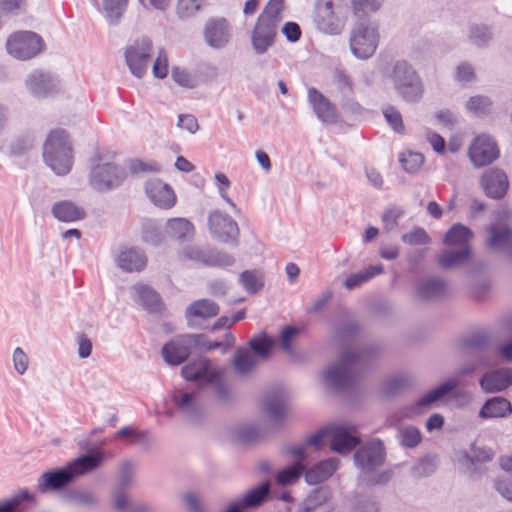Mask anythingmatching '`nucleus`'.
I'll return each mask as SVG.
<instances>
[{
  "label": "nucleus",
  "mask_w": 512,
  "mask_h": 512,
  "mask_svg": "<svg viewBox=\"0 0 512 512\" xmlns=\"http://www.w3.org/2000/svg\"><path fill=\"white\" fill-rule=\"evenodd\" d=\"M385 461V447L381 440L368 441L354 453L355 465L360 469L359 480L368 485H384L393 476L391 470L379 471Z\"/></svg>",
  "instance_id": "3"
},
{
  "label": "nucleus",
  "mask_w": 512,
  "mask_h": 512,
  "mask_svg": "<svg viewBox=\"0 0 512 512\" xmlns=\"http://www.w3.org/2000/svg\"><path fill=\"white\" fill-rule=\"evenodd\" d=\"M383 272V266L379 265H371L367 269L363 271H359L357 273L350 274L344 281L345 288L351 290L356 287L361 286L371 278L376 275H379Z\"/></svg>",
  "instance_id": "44"
},
{
  "label": "nucleus",
  "mask_w": 512,
  "mask_h": 512,
  "mask_svg": "<svg viewBox=\"0 0 512 512\" xmlns=\"http://www.w3.org/2000/svg\"><path fill=\"white\" fill-rule=\"evenodd\" d=\"M313 21L318 31L339 35L345 25L341 0H315Z\"/></svg>",
  "instance_id": "9"
},
{
  "label": "nucleus",
  "mask_w": 512,
  "mask_h": 512,
  "mask_svg": "<svg viewBox=\"0 0 512 512\" xmlns=\"http://www.w3.org/2000/svg\"><path fill=\"white\" fill-rule=\"evenodd\" d=\"M338 466L339 460L337 458H328L326 460L320 461L310 468L305 467V481L310 485H316L324 482L333 475Z\"/></svg>",
  "instance_id": "31"
},
{
  "label": "nucleus",
  "mask_w": 512,
  "mask_h": 512,
  "mask_svg": "<svg viewBox=\"0 0 512 512\" xmlns=\"http://www.w3.org/2000/svg\"><path fill=\"white\" fill-rule=\"evenodd\" d=\"M51 213L61 222H75L86 217L85 210L69 200L55 202L51 208Z\"/></svg>",
  "instance_id": "35"
},
{
  "label": "nucleus",
  "mask_w": 512,
  "mask_h": 512,
  "mask_svg": "<svg viewBox=\"0 0 512 512\" xmlns=\"http://www.w3.org/2000/svg\"><path fill=\"white\" fill-rule=\"evenodd\" d=\"M135 301L149 313H160L164 309L161 296L157 291L146 284H135Z\"/></svg>",
  "instance_id": "29"
},
{
  "label": "nucleus",
  "mask_w": 512,
  "mask_h": 512,
  "mask_svg": "<svg viewBox=\"0 0 512 512\" xmlns=\"http://www.w3.org/2000/svg\"><path fill=\"white\" fill-rule=\"evenodd\" d=\"M401 239L404 243L410 245H424L430 241L427 232L421 227H416L411 232L403 234Z\"/></svg>",
  "instance_id": "62"
},
{
  "label": "nucleus",
  "mask_w": 512,
  "mask_h": 512,
  "mask_svg": "<svg viewBox=\"0 0 512 512\" xmlns=\"http://www.w3.org/2000/svg\"><path fill=\"white\" fill-rule=\"evenodd\" d=\"M153 75L156 78L164 79L168 74V56L164 48H160L158 56L152 67Z\"/></svg>",
  "instance_id": "64"
},
{
  "label": "nucleus",
  "mask_w": 512,
  "mask_h": 512,
  "mask_svg": "<svg viewBox=\"0 0 512 512\" xmlns=\"http://www.w3.org/2000/svg\"><path fill=\"white\" fill-rule=\"evenodd\" d=\"M219 313V306L212 300L199 299L192 302L185 311L187 325L190 328L198 326L197 319L214 317Z\"/></svg>",
  "instance_id": "27"
},
{
  "label": "nucleus",
  "mask_w": 512,
  "mask_h": 512,
  "mask_svg": "<svg viewBox=\"0 0 512 512\" xmlns=\"http://www.w3.org/2000/svg\"><path fill=\"white\" fill-rule=\"evenodd\" d=\"M203 0H178L176 15L181 20L192 18L200 11Z\"/></svg>",
  "instance_id": "54"
},
{
  "label": "nucleus",
  "mask_w": 512,
  "mask_h": 512,
  "mask_svg": "<svg viewBox=\"0 0 512 512\" xmlns=\"http://www.w3.org/2000/svg\"><path fill=\"white\" fill-rule=\"evenodd\" d=\"M482 186L489 198L502 199L509 188L508 177L502 169L491 168L483 174Z\"/></svg>",
  "instance_id": "24"
},
{
  "label": "nucleus",
  "mask_w": 512,
  "mask_h": 512,
  "mask_svg": "<svg viewBox=\"0 0 512 512\" xmlns=\"http://www.w3.org/2000/svg\"><path fill=\"white\" fill-rule=\"evenodd\" d=\"M301 330L293 325H285L277 339L268 335L266 332H261L249 339L247 345L250 352H272L276 347H279L282 352H294L293 345L300 336ZM235 352H249L247 347L239 346Z\"/></svg>",
  "instance_id": "8"
},
{
  "label": "nucleus",
  "mask_w": 512,
  "mask_h": 512,
  "mask_svg": "<svg viewBox=\"0 0 512 512\" xmlns=\"http://www.w3.org/2000/svg\"><path fill=\"white\" fill-rule=\"evenodd\" d=\"M512 412L511 403L504 397H493L482 406L479 415L482 418L505 417Z\"/></svg>",
  "instance_id": "41"
},
{
  "label": "nucleus",
  "mask_w": 512,
  "mask_h": 512,
  "mask_svg": "<svg viewBox=\"0 0 512 512\" xmlns=\"http://www.w3.org/2000/svg\"><path fill=\"white\" fill-rule=\"evenodd\" d=\"M271 484L265 481L258 486L248 490L239 499L238 502L244 509H252L262 505L270 496Z\"/></svg>",
  "instance_id": "38"
},
{
  "label": "nucleus",
  "mask_w": 512,
  "mask_h": 512,
  "mask_svg": "<svg viewBox=\"0 0 512 512\" xmlns=\"http://www.w3.org/2000/svg\"><path fill=\"white\" fill-rule=\"evenodd\" d=\"M237 439L242 443H251L259 439L260 431L252 424H245L237 427L235 431Z\"/></svg>",
  "instance_id": "61"
},
{
  "label": "nucleus",
  "mask_w": 512,
  "mask_h": 512,
  "mask_svg": "<svg viewBox=\"0 0 512 512\" xmlns=\"http://www.w3.org/2000/svg\"><path fill=\"white\" fill-rule=\"evenodd\" d=\"M491 105L492 101L489 97L483 95H476L472 96L468 100L466 108L467 110L473 113L480 114L485 113Z\"/></svg>",
  "instance_id": "63"
},
{
  "label": "nucleus",
  "mask_w": 512,
  "mask_h": 512,
  "mask_svg": "<svg viewBox=\"0 0 512 512\" xmlns=\"http://www.w3.org/2000/svg\"><path fill=\"white\" fill-rule=\"evenodd\" d=\"M25 84L28 90L37 97H46L58 92L61 88L60 80L50 72L34 70L31 72Z\"/></svg>",
  "instance_id": "20"
},
{
  "label": "nucleus",
  "mask_w": 512,
  "mask_h": 512,
  "mask_svg": "<svg viewBox=\"0 0 512 512\" xmlns=\"http://www.w3.org/2000/svg\"><path fill=\"white\" fill-rule=\"evenodd\" d=\"M424 160V156L417 152L402 154L400 157V163L408 173H415L424 164Z\"/></svg>",
  "instance_id": "59"
},
{
  "label": "nucleus",
  "mask_w": 512,
  "mask_h": 512,
  "mask_svg": "<svg viewBox=\"0 0 512 512\" xmlns=\"http://www.w3.org/2000/svg\"><path fill=\"white\" fill-rule=\"evenodd\" d=\"M383 115L390 127L398 134H403L405 126L403 123L402 115L394 106H387L383 109Z\"/></svg>",
  "instance_id": "58"
},
{
  "label": "nucleus",
  "mask_w": 512,
  "mask_h": 512,
  "mask_svg": "<svg viewBox=\"0 0 512 512\" xmlns=\"http://www.w3.org/2000/svg\"><path fill=\"white\" fill-rule=\"evenodd\" d=\"M333 498V492L328 486H320L313 489L298 505L296 512H316L321 507L329 504Z\"/></svg>",
  "instance_id": "30"
},
{
  "label": "nucleus",
  "mask_w": 512,
  "mask_h": 512,
  "mask_svg": "<svg viewBox=\"0 0 512 512\" xmlns=\"http://www.w3.org/2000/svg\"><path fill=\"white\" fill-rule=\"evenodd\" d=\"M142 239L145 243L152 246H158L163 241V235L158 226L151 222L143 224Z\"/></svg>",
  "instance_id": "57"
},
{
  "label": "nucleus",
  "mask_w": 512,
  "mask_h": 512,
  "mask_svg": "<svg viewBox=\"0 0 512 512\" xmlns=\"http://www.w3.org/2000/svg\"><path fill=\"white\" fill-rule=\"evenodd\" d=\"M63 499L69 504L87 509H94L99 504V497L95 492L82 488H73L66 491L63 494Z\"/></svg>",
  "instance_id": "37"
},
{
  "label": "nucleus",
  "mask_w": 512,
  "mask_h": 512,
  "mask_svg": "<svg viewBox=\"0 0 512 512\" xmlns=\"http://www.w3.org/2000/svg\"><path fill=\"white\" fill-rule=\"evenodd\" d=\"M145 192L154 205L169 209L175 204V194L171 186L159 178L149 179L145 183Z\"/></svg>",
  "instance_id": "22"
},
{
  "label": "nucleus",
  "mask_w": 512,
  "mask_h": 512,
  "mask_svg": "<svg viewBox=\"0 0 512 512\" xmlns=\"http://www.w3.org/2000/svg\"><path fill=\"white\" fill-rule=\"evenodd\" d=\"M386 77L398 96L405 102L417 103L422 99L423 82L414 67L406 60H397Z\"/></svg>",
  "instance_id": "4"
},
{
  "label": "nucleus",
  "mask_w": 512,
  "mask_h": 512,
  "mask_svg": "<svg viewBox=\"0 0 512 512\" xmlns=\"http://www.w3.org/2000/svg\"><path fill=\"white\" fill-rule=\"evenodd\" d=\"M352 7L357 19L368 17L370 12L377 11L384 0H351Z\"/></svg>",
  "instance_id": "55"
},
{
  "label": "nucleus",
  "mask_w": 512,
  "mask_h": 512,
  "mask_svg": "<svg viewBox=\"0 0 512 512\" xmlns=\"http://www.w3.org/2000/svg\"><path fill=\"white\" fill-rule=\"evenodd\" d=\"M103 461L104 454L102 452L83 454L68 462L64 467L43 473L37 480V489L41 493L62 490L76 478L96 470Z\"/></svg>",
  "instance_id": "1"
},
{
  "label": "nucleus",
  "mask_w": 512,
  "mask_h": 512,
  "mask_svg": "<svg viewBox=\"0 0 512 512\" xmlns=\"http://www.w3.org/2000/svg\"><path fill=\"white\" fill-rule=\"evenodd\" d=\"M305 465L296 461L292 465H289L276 474V482L280 486H288L296 483L300 476L304 474Z\"/></svg>",
  "instance_id": "49"
},
{
  "label": "nucleus",
  "mask_w": 512,
  "mask_h": 512,
  "mask_svg": "<svg viewBox=\"0 0 512 512\" xmlns=\"http://www.w3.org/2000/svg\"><path fill=\"white\" fill-rule=\"evenodd\" d=\"M328 432L331 438L330 448L338 454H348L360 443L355 427L330 425L328 426Z\"/></svg>",
  "instance_id": "19"
},
{
  "label": "nucleus",
  "mask_w": 512,
  "mask_h": 512,
  "mask_svg": "<svg viewBox=\"0 0 512 512\" xmlns=\"http://www.w3.org/2000/svg\"><path fill=\"white\" fill-rule=\"evenodd\" d=\"M117 262L124 271H141L146 265V257L140 250L130 248L119 254Z\"/></svg>",
  "instance_id": "40"
},
{
  "label": "nucleus",
  "mask_w": 512,
  "mask_h": 512,
  "mask_svg": "<svg viewBox=\"0 0 512 512\" xmlns=\"http://www.w3.org/2000/svg\"><path fill=\"white\" fill-rule=\"evenodd\" d=\"M135 463L132 460H125L119 464L118 468V487H128L134 478Z\"/></svg>",
  "instance_id": "56"
},
{
  "label": "nucleus",
  "mask_w": 512,
  "mask_h": 512,
  "mask_svg": "<svg viewBox=\"0 0 512 512\" xmlns=\"http://www.w3.org/2000/svg\"><path fill=\"white\" fill-rule=\"evenodd\" d=\"M512 385V368H503L485 373L480 386L486 393L500 392Z\"/></svg>",
  "instance_id": "28"
},
{
  "label": "nucleus",
  "mask_w": 512,
  "mask_h": 512,
  "mask_svg": "<svg viewBox=\"0 0 512 512\" xmlns=\"http://www.w3.org/2000/svg\"><path fill=\"white\" fill-rule=\"evenodd\" d=\"M153 44L150 38L136 39L125 50V61L135 77L142 78L147 71L151 59Z\"/></svg>",
  "instance_id": "15"
},
{
  "label": "nucleus",
  "mask_w": 512,
  "mask_h": 512,
  "mask_svg": "<svg viewBox=\"0 0 512 512\" xmlns=\"http://www.w3.org/2000/svg\"><path fill=\"white\" fill-rule=\"evenodd\" d=\"M459 384V378H449L436 388L428 391L426 394L420 397L415 403L411 404L410 406H407L405 415L407 417H414L428 411L436 402H438L452 390L457 388Z\"/></svg>",
  "instance_id": "17"
},
{
  "label": "nucleus",
  "mask_w": 512,
  "mask_h": 512,
  "mask_svg": "<svg viewBox=\"0 0 512 512\" xmlns=\"http://www.w3.org/2000/svg\"><path fill=\"white\" fill-rule=\"evenodd\" d=\"M436 463L430 458H424L417 462L410 471L411 476L423 478L432 475L436 471Z\"/></svg>",
  "instance_id": "60"
},
{
  "label": "nucleus",
  "mask_w": 512,
  "mask_h": 512,
  "mask_svg": "<svg viewBox=\"0 0 512 512\" xmlns=\"http://www.w3.org/2000/svg\"><path fill=\"white\" fill-rule=\"evenodd\" d=\"M24 501L35 502L36 497L27 489H21L10 498L0 500V512H21L20 506Z\"/></svg>",
  "instance_id": "46"
},
{
  "label": "nucleus",
  "mask_w": 512,
  "mask_h": 512,
  "mask_svg": "<svg viewBox=\"0 0 512 512\" xmlns=\"http://www.w3.org/2000/svg\"><path fill=\"white\" fill-rule=\"evenodd\" d=\"M361 332L362 327L356 321H345L337 326L336 335L345 346L342 352H354L350 347V342Z\"/></svg>",
  "instance_id": "43"
},
{
  "label": "nucleus",
  "mask_w": 512,
  "mask_h": 512,
  "mask_svg": "<svg viewBox=\"0 0 512 512\" xmlns=\"http://www.w3.org/2000/svg\"><path fill=\"white\" fill-rule=\"evenodd\" d=\"M397 439L404 448H415L422 441L420 430L414 425L401 426L397 431Z\"/></svg>",
  "instance_id": "50"
},
{
  "label": "nucleus",
  "mask_w": 512,
  "mask_h": 512,
  "mask_svg": "<svg viewBox=\"0 0 512 512\" xmlns=\"http://www.w3.org/2000/svg\"><path fill=\"white\" fill-rule=\"evenodd\" d=\"M489 366V354H471V356L460 365L458 375L468 376L474 372L482 371Z\"/></svg>",
  "instance_id": "47"
},
{
  "label": "nucleus",
  "mask_w": 512,
  "mask_h": 512,
  "mask_svg": "<svg viewBox=\"0 0 512 512\" xmlns=\"http://www.w3.org/2000/svg\"><path fill=\"white\" fill-rule=\"evenodd\" d=\"M270 354H234L232 364L240 376L252 374L260 365L267 362Z\"/></svg>",
  "instance_id": "33"
},
{
  "label": "nucleus",
  "mask_w": 512,
  "mask_h": 512,
  "mask_svg": "<svg viewBox=\"0 0 512 512\" xmlns=\"http://www.w3.org/2000/svg\"><path fill=\"white\" fill-rule=\"evenodd\" d=\"M278 22L259 16L252 33V45L256 53L262 54L273 44Z\"/></svg>",
  "instance_id": "21"
},
{
  "label": "nucleus",
  "mask_w": 512,
  "mask_h": 512,
  "mask_svg": "<svg viewBox=\"0 0 512 512\" xmlns=\"http://www.w3.org/2000/svg\"><path fill=\"white\" fill-rule=\"evenodd\" d=\"M193 230V224L187 219L175 218L167 221V233L170 237L179 241L187 240Z\"/></svg>",
  "instance_id": "45"
},
{
  "label": "nucleus",
  "mask_w": 512,
  "mask_h": 512,
  "mask_svg": "<svg viewBox=\"0 0 512 512\" xmlns=\"http://www.w3.org/2000/svg\"><path fill=\"white\" fill-rule=\"evenodd\" d=\"M446 282L441 277H432L420 281L417 285V294L421 300L433 301L445 295Z\"/></svg>",
  "instance_id": "36"
},
{
  "label": "nucleus",
  "mask_w": 512,
  "mask_h": 512,
  "mask_svg": "<svg viewBox=\"0 0 512 512\" xmlns=\"http://www.w3.org/2000/svg\"><path fill=\"white\" fill-rule=\"evenodd\" d=\"M366 354H338L321 372L326 388L342 392L353 386L357 377L367 370Z\"/></svg>",
  "instance_id": "2"
},
{
  "label": "nucleus",
  "mask_w": 512,
  "mask_h": 512,
  "mask_svg": "<svg viewBox=\"0 0 512 512\" xmlns=\"http://www.w3.org/2000/svg\"><path fill=\"white\" fill-rule=\"evenodd\" d=\"M212 396L215 403L221 407H231L236 403L237 396L228 383L224 381L223 370L215 376V379L209 382Z\"/></svg>",
  "instance_id": "32"
},
{
  "label": "nucleus",
  "mask_w": 512,
  "mask_h": 512,
  "mask_svg": "<svg viewBox=\"0 0 512 512\" xmlns=\"http://www.w3.org/2000/svg\"><path fill=\"white\" fill-rule=\"evenodd\" d=\"M204 37L207 44L213 48L224 47L230 39V28L224 18L209 19L204 28Z\"/></svg>",
  "instance_id": "26"
},
{
  "label": "nucleus",
  "mask_w": 512,
  "mask_h": 512,
  "mask_svg": "<svg viewBox=\"0 0 512 512\" xmlns=\"http://www.w3.org/2000/svg\"><path fill=\"white\" fill-rule=\"evenodd\" d=\"M127 4L128 0H103V9L111 25H117L120 22Z\"/></svg>",
  "instance_id": "52"
},
{
  "label": "nucleus",
  "mask_w": 512,
  "mask_h": 512,
  "mask_svg": "<svg viewBox=\"0 0 512 512\" xmlns=\"http://www.w3.org/2000/svg\"><path fill=\"white\" fill-rule=\"evenodd\" d=\"M176 411L191 424H199L204 417L205 409L201 393L197 389L174 388L170 393Z\"/></svg>",
  "instance_id": "10"
},
{
  "label": "nucleus",
  "mask_w": 512,
  "mask_h": 512,
  "mask_svg": "<svg viewBox=\"0 0 512 512\" xmlns=\"http://www.w3.org/2000/svg\"><path fill=\"white\" fill-rule=\"evenodd\" d=\"M45 47L42 37L33 31H17L6 41L9 55L19 60H29L43 51Z\"/></svg>",
  "instance_id": "11"
},
{
  "label": "nucleus",
  "mask_w": 512,
  "mask_h": 512,
  "mask_svg": "<svg viewBox=\"0 0 512 512\" xmlns=\"http://www.w3.org/2000/svg\"><path fill=\"white\" fill-rule=\"evenodd\" d=\"M239 282L246 292L256 294L264 286V277L258 270H245L239 275Z\"/></svg>",
  "instance_id": "48"
},
{
  "label": "nucleus",
  "mask_w": 512,
  "mask_h": 512,
  "mask_svg": "<svg viewBox=\"0 0 512 512\" xmlns=\"http://www.w3.org/2000/svg\"><path fill=\"white\" fill-rule=\"evenodd\" d=\"M208 227L215 240L233 246L238 245L239 227L228 214L219 210L211 212L208 216Z\"/></svg>",
  "instance_id": "16"
},
{
  "label": "nucleus",
  "mask_w": 512,
  "mask_h": 512,
  "mask_svg": "<svg viewBox=\"0 0 512 512\" xmlns=\"http://www.w3.org/2000/svg\"><path fill=\"white\" fill-rule=\"evenodd\" d=\"M472 235V231L468 227L456 223L446 232L443 242L446 245H458L461 248L464 245H469Z\"/></svg>",
  "instance_id": "42"
},
{
  "label": "nucleus",
  "mask_w": 512,
  "mask_h": 512,
  "mask_svg": "<svg viewBox=\"0 0 512 512\" xmlns=\"http://www.w3.org/2000/svg\"><path fill=\"white\" fill-rule=\"evenodd\" d=\"M472 256L470 245H464L457 250H444L439 257V264L444 269H451L464 265Z\"/></svg>",
  "instance_id": "39"
},
{
  "label": "nucleus",
  "mask_w": 512,
  "mask_h": 512,
  "mask_svg": "<svg viewBox=\"0 0 512 512\" xmlns=\"http://www.w3.org/2000/svg\"><path fill=\"white\" fill-rule=\"evenodd\" d=\"M379 39L378 26L369 17L359 18L350 31V51L358 59H369L375 53Z\"/></svg>",
  "instance_id": "6"
},
{
  "label": "nucleus",
  "mask_w": 512,
  "mask_h": 512,
  "mask_svg": "<svg viewBox=\"0 0 512 512\" xmlns=\"http://www.w3.org/2000/svg\"><path fill=\"white\" fill-rule=\"evenodd\" d=\"M42 156L47 166L57 175L68 174L73 163L68 134L61 129L52 131L43 145Z\"/></svg>",
  "instance_id": "5"
},
{
  "label": "nucleus",
  "mask_w": 512,
  "mask_h": 512,
  "mask_svg": "<svg viewBox=\"0 0 512 512\" xmlns=\"http://www.w3.org/2000/svg\"><path fill=\"white\" fill-rule=\"evenodd\" d=\"M220 370L202 354H191L181 369V375L187 381L196 382L200 387H206L211 380L215 379Z\"/></svg>",
  "instance_id": "13"
},
{
  "label": "nucleus",
  "mask_w": 512,
  "mask_h": 512,
  "mask_svg": "<svg viewBox=\"0 0 512 512\" xmlns=\"http://www.w3.org/2000/svg\"><path fill=\"white\" fill-rule=\"evenodd\" d=\"M219 347L218 340L204 334H181L166 342L160 352H210Z\"/></svg>",
  "instance_id": "14"
},
{
  "label": "nucleus",
  "mask_w": 512,
  "mask_h": 512,
  "mask_svg": "<svg viewBox=\"0 0 512 512\" xmlns=\"http://www.w3.org/2000/svg\"><path fill=\"white\" fill-rule=\"evenodd\" d=\"M307 98L316 117L323 123H335L337 112L335 105L319 90L314 87L308 89Z\"/></svg>",
  "instance_id": "23"
},
{
  "label": "nucleus",
  "mask_w": 512,
  "mask_h": 512,
  "mask_svg": "<svg viewBox=\"0 0 512 512\" xmlns=\"http://www.w3.org/2000/svg\"><path fill=\"white\" fill-rule=\"evenodd\" d=\"M90 162L89 184L97 192L103 193L116 189L127 177L124 167L112 162H102L99 153L91 158Z\"/></svg>",
  "instance_id": "7"
},
{
  "label": "nucleus",
  "mask_w": 512,
  "mask_h": 512,
  "mask_svg": "<svg viewBox=\"0 0 512 512\" xmlns=\"http://www.w3.org/2000/svg\"><path fill=\"white\" fill-rule=\"evenodd\" d=\"M469 157L476 167H483L495 161L499 157V149L494 138L486 134L476 137L469 148Z\"/></svg>",
  "instance_id": "18"
},
{
  "label": "nucleus",
  "mask_w": 512,
  "mask_h": 512,
  "mask_svg": "<svg viewBox=\"0 0 512 512\" xmlns=\"http://www.w3.org/2000/svg\"><path fill=\"white\" fill-rule=\"evenodd\" d=\"M488 232L490 237L486 241L487 246L491 249L503 248L512 257V228L508 225L492 224Z\"/></svg>",
  "instance_id": "34"
},
{
  "label": "nucleus",
  "mask_w": 512,
  "mask_h": 512,
  "mask_svg": "<svg viewBox=\"0 0 512 512\" xmlns=\"http://www.w3.org/2000/svg\"><path fill=\"white\" fill-rule=\"evenodd\" d=\"M35 144V135L32 132H23L15 137L10 144V153L13 156H22L28 153Z\"/></svg>",
  "instance_id": "51"
},
{
  "label": "nucleus",
  "mask_w": 512,
  "mask_h": 512,
  "mask_svg": "<svg viewBox=\"0 0 512 512\" xmlns=\"http://www.w3.org/2000/svg\"><path fill=\"white\" fill-rule=\"evenodd\" d=\"M235 259L232 255L214 248L207 249L205 266L225 268L232 266Z\"/></svg>",
  "instance_id": "53"
},
{
  "label": "nucleus",
  "mask_w": 512,
  "mask_h": 512,
  "mask_svg": "<svg viewBox=\"0 0 512 512\" xmlns=\"http://www.w3.org/2000/svg\"><path fill=\"white\" fill-rule=\"evenodd\" d=\"M497 344L492 331L488 329L475 330L458 340L457 346L462 352L479 351L493 348Z\"/></svg>",
  "instance_id": "25"
},
{
  "label": "nucleus",
  "mask_w": 512,
  "mask_h": 512,
  "mask_svg": "<svg viewBox=\"0 0 512 512\" xmlns=\"http://www.w3.org/2000/svg\"><path fill=\"white\" fill-rule=\"evenodd\" d=\"M290 392L283 386L268 390L262 398V411L275 426H282L289 414Z\"/></svg>",
  "instance_id": "12"
}]
</instances>
